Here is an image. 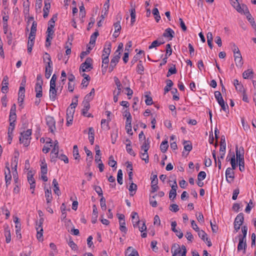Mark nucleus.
Returning <instances> with one entry per match:
<instances>
[{"label": "nucleus", "instance_id": "obj_39", "mask_svg": "<svg viewBox=\"0 0 256 256\" xmlns=\"http://www.w3.org/2000/svg\"><path fill=\"white\" fill-rule=\"evenodd\" d=\"M73 156L76 160H79L80 158L78 148L76 145H74L73 148Z\"/></svg>", "mask_w": 256, "mask_h": 256}, {"label": "nucleus", "instance_id": "obj_1", "mask_svg": "<svg viewBox=\"0 0 256 256\" xmlns=\"http://www.w3.org/2000/svg\"><path fill=\"white\" fill-rule=\"evenodd\" d=\"M171 252L172 256H186V254L187 250L186 247L184 245L180 246L178 244H174L172 247Z\"/></svg>", "mask_w": 256, "mask_h": 256}, {"label": "nucleus", "instance_id": "obj_46", "mask_svg": "<svg viewBox=\"0 0 256 256\" xmlns=\"http://www.w3.org/2000/svg\"><path fill=\"white\" fill-rule=\"evenodd\" d=\"M130 6L131 9L130 10V14L131 18H136V6L132 4V2H130Z\"/></svg>", "mask_w": 256, "mask_h": 256}, {"label": "nucleus", "instance_id": "obj_7", "mask_svg": "<svg viewBox=\"0 0 256 256\" xmlns=\"http://www.w3.org/2000/svg\"><path fill=\"white\" fill-rule=\"evenodd\" d=\"M46 125L48 127L50 131L52 133L54 134L55 130H56V121H55L54 118L52 116H46Z\"/></svg>", "mask_w": 256, "mask_h": 256}, {"label": "nucleus", "instance_id": "obj_38", "mask_svg": "<svg viewBox=\"0 0 256 256\" xmlns=\"http://www.w3.org/2000/svg\"><path fill=\"white\" fill-rule=\"evenodd\" d=\"M109 122L108 121L106 122V120L105 119H102L101 120V126L102 128H103L104 130H108L110 128V127L108 124Z\"/></svg>", "mask_w": 256, "mask_h": 256}, {"label": "nucleus", "instance_id": "obj_61", "mask_svg": "<svg viewBox=\"0 0 256 256\" xmlns=\"http://www.w3.org/2000/svg\"><path fill=\"white\" fill-rule=\"evenodd\" d=\"M234 61L236 66H240L243 64L242 57L235 58Z\"/></svg>", "mask_w": 256, "mask_h": 256}, {"label": "nucleus", "instance_id": "obj_63", "mask_svg": "<svg viewBox=\"0 0 256 256\" xmlns=\"http://www.w3.org/2000/svg\"><path fill=\"white\" fill-rule=\"evenodd\" d=\"M74 88V81H69L68 84V90L70 92H72Z\"/></svg>", "mask_w": 256, "mask_h": 256}, {"label": "nucleus", "instance_id": "obj_3", "mask_svg": "<svg viewBox=\"0 0 256 256\" xmlns=\"http://www.w3.org/2000/svg\"><path fill=\"white\" fill-rule=\"evenodd\" d=\"M244 222V214L242 212L240 213L235 218L234 225V229L236 232H238L240 229V226Z\"/></svg>", "mask_w": 256, "mask_h": 256}, {"label": "nucleus", "instance_id": "obj_19", "mask_svg": "<svg viewBox=\"0 0 256 256\" xmlns=\"http://www.w3.org/2000/svg\"><path fill=\"white\" fill-rule=\"evenodd\" d=\"M45 190V196L46 200V203L49 204L51 203L52 196V191L50 188H44Z\"/></svg>", "mask_w": 256, "mask_h": 256}, {"label": "nucleus", "instance_id": "obj_48", "mask_svg": "<svg viewBox=\"0 0 256 256\" xmlns=\"http://www.w3.org/2000/svg\"><path fill=\"white\" fill-rule=\"evenodd\" d=\"M228 160L230 161V164H231L232 167V168L233 170H235L236 168V158H235V156H234V154H233L230 160Z\"/></svg>", "mask_w": 256, "mask_h": 256}, {"label": "nucleus", "instance_id": "obj_42", "mask_svg": "<svg viewBox=\"0 0 256 256\" xmlns=\"http://www.w3.org/2000/svg\"><path fill=\"white\" fill-rule=\"evenodd\" d=\"M137 190V185L135 184H134L132 182H131L130 184V188H128L129 191L130 192V193L132 192H134V194L136 193V192ZM130 196H133V194H130Z\"/></svg>", "mask_w": 256, "mask_h": 256}, {"label": "nucleus", "instance_id": "obj_60", "mask_svg": "<svg viewBox=\"0 0 256 256\" xmlns=\"http://www.w3.org/2000/svg\"><path fill=\"white\" fill-rule=\"evenodd\" d=\"M59 146H58V140H56L54 142V148L52 150V154H54V152H58Z\"/></svg>", "mask_w": 256, "mask_h": 256}, {"label": "nucleus", "instance_id": "obj_2", "mask_svg": "<svg viewBox=\"0 0 256 256\" xmlns=\"http://www.w3.org/2000/svg\"><path fill=\"white\" fill-rule=\"evenodd\" d=\"M32 134V130H28L26 132L20 133V136L19 138L20 143L23 144L25 146H28L30 144V136Z\"/></svg>", "mask_w": 256, "mask_h": 256}, {"label": "nucleus", "instance_id": "obj_52", "mask_svg": "<svg viewBox=\"0 0 256 256\" xmlns=\"http://www.w3.org/2000/svg\"><path fill=\"white\" fill-rule=\"evenodd\" d=\"M145 97L146 98V99L145 100V102H146V104L147 105V106H150V105H152V98L151 96H148V94H146L145 96Z\"/></svg>", "mask_w": 256, "mask_h": 256}, {"label": "nucleus", "instance_id": "obj_6", "mask_svg": "<svg viewBox=\"0 0 256 256\" xmlns=\"http://www.w3.org/2000/svg\"><path fill=\"white\" fill-rule=\"evenodd\" d=\"M56 81H50V98L51 100L54 101L56 98L57 90Z\"/></svg>", "mask_w": 256, "mask_h": 256}, {"label": "nucleus", "instance_id": "obj_58", "mask_svg": "<svg viewBox=\"0 0 256 256\" xmlns=\"http://www.w3.org/2000/svg\"><path fill=\"white\" fill-rule=\"evenodd\" d=\"M120 52H118V54H114V56L112 59V61L113 63H116L118 64V62L119 61V60L120 58Z\"/></svg>", "mask_w": 256, "mask_h": 256}, {"label": "nucleus", "instance_id": "obj_62", "mask_svg": "<svg viewBox=\"0 0 256 256\" xmlns=\"http://www.w3.org/2000/svg\"><path fill=\"white\" fill-rule=\"evenodd\" d=\"M170 210L172 212H176L179 210L178 206L176 204H172L170 205Z\"/></svg>", "mask_w": 256, "mask_h": 256}, {"label": "nucleus", "instance_id": "obj_56", "mask_svg": "<svg viewBox=\"0 0 256 256\" xmlns=\"http://www.w3.org/2000/svg\"><path fill=\"white\" fill-rule=\"evenodd\" d=\"M160 45V43L159 42V40H156L152 42L151 44L148 46L149 49H152L154 48H156Z\"/></svg>", "mask_w": 256, "mask_h": 256}, {"label": "nucleus", "instance_id": "obj_25", "mask_svg": "<svg viewBox=\"0 0 256 256\" xmlns=\"http://www.w3.org/2000/svg\"><path fill=\"white\" fill-rule=\"evenodd\" d=\"M94 130L93 128L90 127L88 128V139L91 144H93L94 139Z\"/></svg>", "mask_w": 256, "mask_h": 256}, {"label": "nucleus", "instance_id": "obj_28", "mask_svg": "<svg viewBox=\"0 0 256 256\" xmlns=\"http://www.w3.org/2000/svg\"><path fill=\"white\" fill-rule=\"evenodd\" d=\"M37 230L36 238L39 242H42L43 239V228H36Z\"/></svg>", "mask_w": 256, "mask_h": 256}, {"label": "nucleus", "instance_id": "obj_40", "mask_svg": "<svg viewBox=\"0 0 256 256\" xmlns=\"http://www.w3.org/2000/svg\"><path fill=\"white\" fill-rule=\"evenodd\" d=\"M117 181L118 182L122 185L123 184L122 180V170L120 169L118 170V174H117Z\"/></svg>", "mask_w": 256, "mask_h": 256}, {"label": "nucleus", "instance_id": "obj_29", "mask_svg": "<svg viewBox=\"0 0 256 256\" xmlns=\"http://www.w3.org/2000/svg\"><path fill=\"white\" fill-rule=\"evenodd\" d=\"M16 153L17 154V156H15L12 158V166H14V168L12 167V168H14V171L16 172V174H17L16 168L18 163V156L19 155V153L18 152H16Z\"/></svg>", "mask_w": 256, "mask_h": 256}, {"label": "nucleus", "instance_id": "obj_57", "mask_svg": "<svg viewBox=\"0 0 256 256\" xmlns=\"http://www.w3.org/2000/svg\"><path fill=\"white\" fill-rule=\"evenodd\" d=\"M100 205L103 210H106V200L104 196H102L100 200Z\"/></svg>", "mask_w": 256, "mask_h": 256}, {"label": "nucleus", "instance_id": "obj_5", "mask_svg": "<svg viewBox=\"0 0 256 256\" xmlns=\"http://www.w3.org/2000/svg\"><path fill=\"white\" fill-rule=\"evenodd\" d=\"M214 96L218 101V104L220 106L222 109L226 112V110H228V105L227 104H225L224 99L222 97L221 93L219 91H216L214 92Z\"/></svg>", "mask_w": 256, "mask_h": 256}, {"label": "nucleus", "instance_id": "obj_21", "mask_svg": "<svg viewBox=\"0 0 256 256\" xmlns=\"http://www.w3.org/2000/svg\"><path fill=\"white\" fill-rule=\"evenodd\" d=\"M231 4L232 6L235 8L238 12L242 13V11H244V9H242L238 0H231Z\"/></svg>", "mask_w": 256, "mask_h": 256}, {"label": "nucleus", "instance_id": "obj_16", "mask_svg": "<svg viewBox=\"0 0 256 256\" xmlns=\"http://www.w3.org/2000/svg\"><path fill=\"white\" fill-rule=\"evenodd\" d=\"M174 36V32L170 28H166L162 36L164 38H169L171 40Z\"/></svg>", "mask_w": 256, "mask_h": 256}, {"label": "nucleus", "instance_id": "obj_11", "mask_svg": "<svg viewBox=\"0 0 256 256\" xmlns=\"http://www.w3.org/2000/svg\"><path fill=\"white\" fill-rule=\"evenodd\" d=\"M236 154L237 160H244V148L242 146H240L239 148L238 146L236 147Z\"/></svg>", "mask_w": 256, "mask_h": 256}, {"label": "nucleus", "instance_id": "obj_35", "mask_svg": "<svg viewBox=\"0 0 256 256\" xmlns=\"http://www.w3.org/2000/svg\"><path fill=\"white\" fill-rule=\"evenodd\" d=\"M230 168H228L226 171V177H228L229 178H232V180L234 178V172Z\"/></svg>", "mask_w": 256, "mask_h": 256}, {"label": "nucleus", "instance_id": "obj_31", "mask_svg": "<svg viewBox=\"0 0 256 256\" xmlns=\"http://www.w3.org/2000/svg\"><path fill=\"white\" fill-rule=\"evenodd\" d=\"M183 144H184V149L186 151L189 152L192 150V146L190 141L184 140Z\"/></svg>", "mask_w": 256, "mask_h": 256}, {"label": "nucleus", "instance_id": "obj_24", "mask_svg": "<svg viewBox=\"0 0 256 256\" xmlns=\"http://www.w3.org/2000/svg\"><path fill=\"white\" fill-rule=\"evenodd\" d=\"M52 186H54V193L58 196L60 195L61 192L59 188L58 184L55 178L52 180Z\"/></svg>", "mask_w": 256, "mask_h": 256}, {"label": "nucleus", "instance_id": "obj_4", "mask_svg": "<svg viewBox=\"0 0 256 256\" xmlns=\"http://www.w3.org/2000/svg\"><path fill=\"white\" fill-rule=\"evenodd\" d=\"M92 60L90 58H87L85 62L82 63L80 68V72H84L86 70H90L92 68Z\"/></svg>", "mask_w": 256, "mask_h": 256}, {"label": "nucleus", "instance_id": "obj_10", "mask_svg": "<svg viewBox=\"0 0 256 256\" xmlns=\"http://www.w3.org/2000/svg\"><path fill=\"white\" fill-rule=\"evenodd\" d=\"M198 236L204 241H206L207 242V245L208 246H211L212 244L210 242V240L208 238L207 234L202 230H200L199 231H197Z\"/></svg>", "mask_w": 256, "mask_h": 256}, {"label": "nucleus", "instance_id": "obj_43", "mask_svg": "<svg viewBox=\"0 0 256 256\" xmlns=\"http://www.w3.org/2000/svg\"><path fill=\"white\" fill-rule=\"evenodd\" d=\"M126 152L131 156H136V154L131 148V144H126Z\"/></svg>", "mask_w": 256, "mask_h": 256}, {"label": "nucleus", "instance_id": "obj_9", "mask_svg": "<svg viewBox=\"0 0 256 256\" xmlns=\"http://www.w3.org/2000/svg\"><path fill=\"white\" fill-rule=\"evenodd\" d=\"M43 81L38 82L35 86V92H36V96L40 98L42 96V88Z\"/></svg>", "mask_w": 256, "mask_h": 256}, {"label": "nucleus", "instance_id": "obj_22", "mask_svg": "<svg viewBox=\"0 0 256 256\" xmlns=\"http://www.w3.org/2000/svg\"><path fill=\"white\" fill-rule=\"evenodd\" d=\"M37 28V23L36 21H33L32 23V26H31L30 32V38L32 37L36 36V28Z\"/></svg>", "mask_w": 256, "mask_h": 256}, {"label": "nucleus", "instance_id": "obj_27", "mask_svg": "<svg viewBox=\"0 0 256 256\" xmlns=\"http://www.w3.org/2000/svg\"><path fill=\"white\" fill-rule=\"evenodd\" d=\"M52 72V66H50V63L46 66V72H45V77L46 78L48 79L50 78L51 76Z\"/></svg>", "mask_w": 256, "mask_h": 256}, {"label": "nucleus", "instance_id": "obj_50", "mask_svg": "<svg viewBox=\"0 0 256 256\" xmlns=\"http://www.w3.org/2000/svg\"><path fill=\"white\" fill-rule=\"evenodd\" d=\"M206 177V173L204 171L200 172L198 175V180L202 181L204 180Z\"/></svg>", "mask_w": 256, "mask_h": 256}, {"label": "nucleus", "instance_id": "obj_14", "mask_svg": "<svg viewBox=\"0 0 256 256\" xmlns=\"http://www.w3.org/2000/svg\"><path fill=\"white\" fill-rule=\"evenodd\" d=\"M239 242L238 246V250H243V253H246V239L238 238Z\"/></svg>", "mask_w": 256, "mask_h": 256}, {"label": "nucleus", "instance_id": "obj_34", "mask_svg": "<svg viewBox=\"0 0 256 256\" xmlns=\"http://www.w3.org/2000/svg\"><path fill=\"white\" fill-rule=\"evenodd\" d=\"M110 8V0H106L102 10V13H104V15H107Z\"/></svg>", "mask_w": 256, "mask_h": 256}, {"label": "nucleus", "instance_id": "obj_37", "mask_svg": "<svg viewBox=\"0 0 256 256\" xmlns=\"http://www.w3.org/2000/svg\"><path fill=\"white\" fill-rule=\"evenodd\" d=\"M94 94V89L93 88L92 89L90 92L86 96L84 100L90 102V101L92 100V96Z\"/></svg>", "mask_w": 256, "mask_h": 256}, {"label": "nucleus", "instance_id": "obj_33", "mask_svg": "<svg viewBox=\"0 0 256 256\" xmlns=\"http://www.w3.org/2000/svg\"><path fill=\"white\" fill-rule=\"evenodd\" d=\"M168 147V142L166 140L163 141L160 145V149L162 152H165Z\"/></svg>", "mask_w": 256, "mask_h": 256}, {"label": "nucleus", "instance_id": "obj_12", "mask_svg": "<svg viewBox=\"0 0 256 256\" xmlns=\"http://www.w3.org/2000/svg\"><path fill=\"white\" fill-rule=\"evenodd\" d=\"M112 44L110 42H106L104 44V47L103 50V54L102 58L107 57L108 58L111 52Z\"/></svg>", "mask_w": 256, "mask_h": 256}, {"label": "nucleus", "instance_id": "obj_47", "mask_svg": "<svg viewBox=\"0 0 256 256\" xmlns=\"http://www.w3.org/2000/svg\"><path fill=\"white\" fill-rule=\"evenodd\" d=\"M8 82H2V87L1 88L2 92L4 94H6L8 92Z\"/></svg>", "mask_w": 256, "mask_h": 256}, {"label": "nucleus", "instance_id": "obj_17", "mask_svg": "<svg viewBox=\"0 0 256 256\" xmlns=\"http://www.w3.org/2000/svg\"><path fill=\"white\" fill-rule=\"evenodd\" d=\"M236 90L241 93H245L246 90L241 81H236L234 82Z\"/></svg>", "mask_w": 256, "mask_h": 256}, {"label": "nucleus", "instance_id": "obj_53", "mask_svg": "<svg viewBox=\"0 0 256 256\" xmlns=\"http://www.w3.org/2000/svg\"><path fill=\"white\" fill-rule=\"evenodd\" d=\"M144 68L142 64V62L140 60L138 64L136 70L139 74H142V72H144Z\"/></svg>", "mask_w": 256, "mask_h": 256}, {"label": "nucleus", "instance_id": "obj_45", "mask_svg": "<svg viewBox=\"0 0 256 256\" xmlns=\"http://www.w3.org/2000/svg\"><path fill=\"white\" fill-rule=\"evenodd\" d=\"M150 148V142H148V139L147 140H145L143 143L142 145L141 146V149L144 150V151H147Z\"/></svg>", "mask_w": 256, "mask_h": 256}, {"label": "nucleus", "instance_id": "obj_20", "mask_svg": "<svg viewBox=\"0 0 256 256\" xmlns=\"http://www.w3.org/2000/svg\"><path fill=\"white\" fill-rule=\"evenodd\" d=\"M254 72L252 69H248L245 70L242 74V77L244 79H252L253 78Z\"/></svg>", "mask_w": 256, "mask_h": 256}, {"label": "nucleus", "instance_id": "obj_36", "mask_svg": "<svg viewBox=\"0 0 256 256\" xmlns=\"http://www.w3.org/2000/svg\"><path fill=\"white\" fill-rule=\"evenodd\" d=\"M108 164L112 168H115L114 170L116 169V165L117 162L116 160H114L112 156H110L109 157Z\"/></svg>", "mask_w": 256, "mask_h": 256}, {"label": "nucleus", "instance_id": "obj_18", "mask_svg": "<svg viewBox=\"0 0 256 256\" xmlns=\"http://www.w3.org/2000/svg\"><path fill=\"white\" fill-rule=\"evenodd\" d=\"M172 189L169 192V198L170 200H174V198L176 196V190L178 188V185L171 186Z\"/></svg>", "mask_w": 256, "mask_h": 256}, {"label": "nucleus", "instance_id": "obj_49", "mask_svg": "<svg viewBox=\"0 0 256 256\" xmlns=\"http://www.w3.org/2000/svg\"><path fill=\"white\" fill-rule=\"evenodd\" d=\"M172 53V49L171 48V45L170 44H168L166 45V56H170Z\"/></svg>", "mask_w": 256, "mask_h": 256}, {"label": "nucleus", "instance_id": "obj_26", "mask_svg": "<svg viewBox=\"0 0 256 256\" xmlns=\"http://www.w3.org/2000/svg\"><path fill=\"white\" fill-rule=\"evenodd\" d=\"M82 104L84 105V108L82 110V114L84 116H86L88 111L90 108V104L89 102L86 101H83Z\"/></svg>", "mask_w": 256, "mask_h": 256}, {"label": "nucleus", "instance_id": "obj_64", "mask_svg": "<svg viewBox=\"0 0 256 256\" xmlns=\"http://www.w3.org/2000/svg\"><path fill=\"white\" fill-rule=\"evenodd\" d=\"M41 173L43 175H45L47 174L48 168H47V164H44L42 166H41Z\"/></svg>", "mask_w": 256, "mask_h": 256}, {"label": "nucleus", "instance_id": "obj_30", "mask_svg": "<svg viewBox=\"0 0 256 256\" xmlns=\"http://www.w3.org/2000/svg\"><path fill=\"white\" fill-rule=\"evenodd\" d=\"M9 164L8 162L6 163V168L7 170V172L5 171L4 175H5V180H11L12 176L10 174V168L8 166Z\"/></svg>", "mask_w": 256, "mask_h": 256}, {"label": "nucleus", "instance_id": "obj_44", "mask_svg": "<svg viewBox=\"0 0 256 256\" xmlns=\"http://www.w3.org/2000/svg\"><path fill=\"white\" fill-rule=\"evenodd\" d=\"M140 158L142 160H144L146 163L148 162V155L147 151L141 152Z\"/></svg>", "mask_w": 256, "mask_h": 256}, {"label": "nucleus", "instance_id": "obj_55", "mask_svg": "<svg viewBox=\"0 0 256 256\" xmlns=\"http://www.w3.org/2000/svg\"><path fill=\"white\" fill-rule=\"evenodd\" d=\"M68 246L71 248L72 250H78L77 245L70 238L68 242Z\"/></svg>", "mask_w": 256, "mask_h": 256}, {"label": "nucleus", "instance_id": "obj_23", "mask_svg": "<svg viewBox=\"0 0 256 256\" xmlns=\"http://www.w3.org/2000/svg\"><path fill=\"white\" fill-rule=\"evenodd\" d=\"M4 236H6V242L7 244L9 243L11 240V234L10 230L8 226L4 228Z\"/></svg>", "mask_w": 256, "mask_h": 256}, {"label": "nucleus", "instance_id": "obj_59", "mask_svg": "<svg viewBox=\"0 0 256 256\" xmlns=\"http://www.w3.org/2000/svg\"><path fill=\"white\" fill-rule=\"evenodd\" d=\"M226 146H220V158L223 159L225 154L226 152Z\"/></svg>", "mask_w": 256, "mask_h": 256}, {"label": "nucleus", "instance_id": "obj_41", "mask_svg": "<svg viewBox=\"0 0 256 256\" xmlns=\"http://www.w3.org/2000/svg\"><path fill=\"white\" fill-rule=\"evenodd\" d=\"M44 60L45 62L46 63V64H48L50 62V66H52V63L51 60V58L48 54L46 52L44 56Z\"/></svg>", "mask_w": 256, "mask_h": 256}, {"label": "nucleus", "instance_id": "obj_8", "mask_svg": "<svg viewBox=\"0 0 256 256\" xmlns=\"http://www.w3.org/2000/svg\"><path fill=\"white\" fill-rule=\"evenodd\" d=\"M78 96H76L75 101L74 102L73 100L70 106L67 108L66 115L74 116L75 112V108L78 105Z\"/></svg>", "mask_w": 256, "mask_h": 256}, {"label": "nucleus", "instance_id": "obj_54", "mask_svg": "<svg viewBox=\"0 0 256 256\" xmlns=\"http://www.w3.org/2000/svg\"><path fill=\"white\" fill-rule=\"evenodd\" d=\"M94 188L99 196H102V190L100 186H94Z\"/></svg>", "mask_w": 256, "mask_h": 256}, {"label": "nucleus", "instance_id": "obj_32", "mask_svg": "<svg viewBox=\"0 0 256 256\" xmlns=\"http://www.w3.org/2000/svg\"><path fill=\"white\" fill-rule=\"evenodd\" d=\"M242 234H240L238 236V238H244V239H246V236L247 232H248V227L244 225L242 227Z\"/></svg>", "mask_w": 256, "mask_h": 256}, {"label": "nucleus", "instance_id": "obj_51", "mask_svg": "<svg viewBox=\"0 0 256 256\" xmlns=\"http://www.w3.org/2000/svg\"><path fill=\"white\" fill-rule=\"evenodd\" d=\"M151 180V184H158V178L157 177V174H153V172L152 173V176L150 177Z\"/></svg>", "mask_w": 256, "mask_h": 256}, {"label": "nucleus", "instance_id": "obj_13", "mask_svg": "<svg viewBox=\"0 0 256 256\" xmlns=\"http://www.w3.org/2000/svg\"><path fill=\"white\" fill-rule=\"evenodd\" d=\"M28 181L30 184V189H34L36 187V181L33 176V174L32 171H30L28 173Z\"/></svg>", "mask_w": 256, "mask_h": 256}, {"label": "nucleus", "instance_id": "obj_15", "mask_svg": "<svg viewBox=\"0 0 256 256\" xmlns=\"http://www.w3.org/2000/svg\"><path fill=\"white\" fill-rule=\"evenodd\" d=\"M132 222L134 228L138 226L140 222L138 214L136 212H133L132 213Z\"/></svg>", "mask_w": 256, "mask_h": 256}]
</instances>
